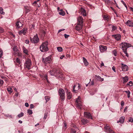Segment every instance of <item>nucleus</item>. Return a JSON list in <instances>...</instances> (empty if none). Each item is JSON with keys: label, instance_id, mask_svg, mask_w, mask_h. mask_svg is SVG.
Listing matches in <instances>:
<instances>
[{"label": "nucleus", "instance_id": "f257e3e1", "mask_svg": "<svg viewBox=\"0 0 133 133\" xmlns=\"http://www.w3.org/2000/svg\"><path fill=\"white\" fill-rule=\"evenodd\" d=\"M120 45L121 46V49L125 53V56L127 57H129V54L127 52V49L128 48L132 46L131 45L127 42H122L120 44Z\"/></svg>", "mask_w": 133, "mask_h": 133}, {"label": "nucleus", "instance_id": "f03ea898", "mask_svg": "<svg viewBox=\"0 0 133 133\" xmlns=\"http://www.w3.org/2000/svg\"><path fill=\"white\" fill-rule=\"evenodd\" d=\"M83 19L81 16L78 18V22L75 27L76 30L78 31H80L82 29L83 26Z\"/></svg>", "mask_w": 133, "mask_h": 133}, {"label": "nucleus", "instance_id": "7ed1b4c3", "mask_svg": "<svg viewBox=\"0 0 133 133\" xmlns=\"http://www.w3.org/2000/svg\"><path fill=\"white\" fill-rule=\"evenodd\" d=\"M50 75L52 76L55 75L56 77H59L61 73L59 71V69L54 68L51 71H49Z\"/></svg>", "mask_w": 133, "mask_h": 133}, {"label": "nucleus", "instance_id": "20e7f679", "mask_svg": "<svg viewBox=\"0 0 133 133\" xmlns=\"http://www.w3.org/2000/svg\"><path fill=\"white\" fill-rule=\"evenodd\" d=\"M48 42L46 41L43 42L40 46V49L42 52L46 51L48 50Z\"/></svg>", "mask_w": 133, "mask_h": 133}, {"label": "nucleus", "instance_id": "39448f33", "mask_svg": "<svg viewBox=\"0 0 133 133\" xmlns=\"http://www.w3.org/2000/svg\"><path fill=\"white\" fill-rule=\"evenodd\" d=\"M59 95L62 101H64L65 99V91L62 89H60L58 91Z\"/></svg>", "mask_w": 133, "mask_h": 133}, {"label": "nucleus", "instance_id": "423d86ee", "mask_svg": "<svg viewBox=\"0 0 133 133\" xmlns=\"http://www.w3.org/2000/svg\"><path fill=\"white\" fill-rule=\"evenodd\" d=\"M24 66L28 69H30L32 66V63L31 59H26L25 63Z\"/></svg>", "mask_w": 133, "mask_h": 133}, {"label": "nucleus", "instance_id": "0eeeda50", "mask_svg": "<svg viewBox=\"0 0 133 133\" xmlns=\"http://www.w3.org/2000/svg\"><path fill=\"white\" fill-rule=\"evenodd\" d=\"M51 58V56H50L45 58H42V60L43 62L45 64L50 63L52 61Z\"/></svg>", "mask_w": 133, "mask_h": 133}, {"label": "nucleus", "instance_id": "6e6552de", "mask_svg": "<svg viewBox=\"0 0 133 133\" xmlns=\"http://www.w3.org/2000/svg\"><path fill=\"white\" fill-rule=\"evenodd\" d=\"M30 39L32 43H38L39 40L38 37L37 35L35 36L32 38L31 37H30Z\"/></svg>", "mask_w": 133, "mask_h": 133}, {"label": "nucleus", "instance_id": "1a4fd4ad", "mask_svg": "<svg viewBox=\"0 0 133 133\" xmlns=\"http://www.w3.org/2000/svg\"><path fill=\"white\" fill-rule=\"evenodd\" d=\"M104 129L105 131L108 133H115L112 130L110 127L106 125L104 127Z\"/></svg>", "mask_w": 133, "mask_h": 133}, {"label": "nucleus", "instance_id": "9d476101", "mask_svg": "<svg viewBox=\"0 0 133 133\" xmlns=\"http://www.w3.org/2000/svg\"><path fill=\"white\" fill-rule=\"evenodd\" d=\"M121 68L122 70L123 71H126L128 70V67L126 65L124 64L123 63H121Z\"/></svg>", "mask_w": 133, "mask_h": 133}, {"label": "nucleus", "instance_id": "9b49d317", "mask_svg": "<svg viewBox=\"0 0 133 133\" xmlns=\"http://www.w3.org/2000/svg\"><path fill=\"white\" fill-rule=\"evenodd\" d=\"M99 47L100 51L102 52L105 51L107 49V46H104V45H100L99 46Z\"/></svg>", "mask_w": 133, "mask_h": 133}, {"label": "nucleus", "instance_id": "f8f14e48", "mask_svg": "<svg viewBox=\"0 0 133 133\" xmlns=\"http://www.w3.org/2000/svg\"><path fill=\"white\" fill-rule=\"evenodd\" d=\"M84 116L87 118L91 119V115L90 113L85 112L84 113Z\"/></svg>", "mask_w": 133, "mask_h": 133}, {"label": "nucleus", "instance_id": "ddd939ff", "mask_svg": "<svg viewBox=\"0 0 133 133\" xmlns=\"http://www.w3.org/2000/svg\"><path fill=\"white\" fill-rule=\"evenodd\" d=\"M27 30V28H24L22 30L19 31V34L21 35V34H23L24 35H25L26 33Z\"/></svg>", "mask_w": 133, "mask_h": 133}, {"label": "nucleus", "instance_id": "4468645a", "mask_svg": "<svg viewBox=\"0 0 133 133\" xmlns=\"http://www.w3.org/2000/svg\"><path fill=\"white\" fill-rule=\"evenodd\" d=\"M125 24L128 26H133V23L132 20H128L126 22Z\"/></svg>", "mask_w": 133, "mask_h": 133}, {"label": "nucleus", "instance_id": "2eb2a0df", "mask_svg": "<svg viewBox=\"0 0 133 133\" xmlns=\"http://www.w3.org/2000/svg\"><path fill=\"white\" fill-rule=\"evenodd\" d=\"M81 14L82 15L85 16H86V13L85 10L81 8L80 10Z\"/></svg>", "mask_w": 133, "mask_h": 133}, {"label": "nucleus", "instance_id": "dca6fc26", "mask_svg": "<svg viewBox=\"0 0 133 133\" xmlns=\"http://www.w3.org/2000/svg\"><path fill=\"white\" fill-rule=\"evenodd\" d=\"M66 92L67 94V98L69 99H71L72 97L71 94L68 90L66 89Z\"/></svg>", "mask_w": 133, "mask_h": 133}, {"label": "nucleus", "instance_id": "f3484780", "mask_svg": "<svg viewBox=\"0 0 133 133\" xmlns=\"http://www.w3.org/2000/svg\"><path fill=\"white\" fill-rule=\"evenodd\" d=\"M16 26L17 28H19L22 26V24L19 21H17L16 23Z\"/></svg>", "mask_w": 133, "mask_h": 133}, {"label": "nucleus", "instance_id": "a211bd4d", "mask_svg": "<svg viewBox=\"0 0 133 133\" xmlns=\"http://www.w3.org/2000/svg\"><path fill=\"white\" fill-rule=\"evenodd\" d=\"M112 36H114L115 39H116V40H119V39H121V35H112Z\"/></svg>", "mask_w": 133, "mask_h": 133}, {"label": "nucleus", "instance_id": "6ab92c4d", "mask_svg": "<svg viewBox=\"0 0 133 133\" xmlns=\"http://www.w3.org/2000/svg\"><path fill=\"white\" fill-rule=\"evenodd\" d=\"M81 121L83 124L84 125L89 122V121L87 119L84 118H81Z\"/></svg>", "mask_w": 133, "mask_h": 133}, {"label": "nucleus", "instance_id": "aec40b11", "mask_svg": "<svg viewBox=\"0 0 133 133\" xmlns=\"http://www.w3.org/2000/svg\"><path fill=\"white\" fill-rule=\"evenodd\" d=\"M125 119L124 117H121L119 119V121H117V123H118L119 122H120L121 123H123L124 122V120Z\"/></svg>", "mask_w": 133, "mask_h": 133}, {"label": "nucleus", "instance_id": "412c9836", "mask_svg": "<svg viewBox=\"0 0 133 133\" xmlns=\"http://www.w3.org/2000/svg\"><path fill=\"white\" fill-rule=\"evenodd\" d=\"M78 130L77 128L76 127L75 128H71V133H76V132Z\"/></svg>", "mask_w": 133, "mask_h": 133}, {"label": "nucleus", "instance_id": "4be33fe9", "mask_svg": "<svg viewBox=\"0 0 133 133\" xmlns=\"http://www.w3.org/2000/svg\"><path fill=\"white\" fill-rule=\"evenodd\" d=\"M76 105L77 106V107L78 108L81 109L82 106L83 104L82 102H79L78 103L76 104Z\"/></svg>", "mask_w": 133, "mask_h": 133}, {"label": "nucleus", "instance_id": "5701e85b", "mask_svg": "<svg viewBox=\"0 0 133 133\" xmlns=\"http://www.w3.org/2000/svg\"><path fill=\"white\" fill-rule=\"evenodd\" d=\"M83 60L84 65L86 66H87L89 64L86 59L84 57H83Z\"/></svg>", "mask_w": 133, "mask_h": 133}, {"label": "nucleus", "instance_id": "b1692460", "mask_svg": "<svg viewBox=\"0 0 133 133\" xmlns=\"http://www.w3.org/2000/svg\"><path fill=\"white\" fill-rule=\"evenodd\" d=\"M95 77L98 80L100 81H102L104 80L103 78H102L100 76H97L95 75Z\"/></svg>", "mask_w": 133, "mask_h": 133}, {"label": "nucleus", "instance_id": "393cba45", "mask_svg": "<svg viewBox=\"0 0 133 133\" xmlns=\"http://www.w3.org/2000/svg\"><path fill=\"white\" fill-rule=\"evenodd\" d=\"M13 49L15 52L16 54H17V53L19 52V50L17 49V47L16 46H14L13 48Z\"/></svg>", "mask_w": 133, "mask_h": 133}, {"label": "nucleus", "instance_id": "a878e982", "mask_svg": "<svg viewBox=\"0 0 133 133\" xmlns=\"http://www.w3.org/2000/svg\"><path fill=\"white\" fill-rule=\"evenodd\" d=\"M128 79L129 78L128 77V76H125L124 77H123V83H125V82L128 81Z\"/></svg>", "mask_w": 133, "mask_h": 133}, {"label": "nucleus", "instance_id": "bb28decb", "mask_svg": "<svg viewBox=\"0 0 133 133\" xmlns=\"http://www.w3.org/2000/svg\"><path fill=\"white\" fill-rule=\"evenodd\" d=\"M7 90L9 93L10 94L12 92V90L11 88H7Z\"/></svg>", "mask_w": 133, "mask_h": 133}, {"label": "nucleus", "instance_id": "cd10ccee", "mask_svg": "<svg viewBox=\"0 0 133 133\" xmlns=\"http://www.w3.org/2000/svg\"><path fill=\"white\" fill-rule=\"evenodd\" d=\"M23 52L26 54H28V51L26 49V48L24 47L23 48Z\"/></svg>", "mask_w": 133, "mask_h": 133}, {"label": "nucleus", "instance_id": "c85d7f7f", "mask_svg": "<svg viewBox=\"0 0 133 133\" xmlns=\"http://www.w3.org/2000/svg\"><path fill=\"white\" fill-rule=\"evenodd\" d=\"M80 97L79 96H78V98L76 99V104L78 103L79 102H81L80 100Z\"/></svg>", "mask_w": 133, "mask_h": 133}, {"label": "nucleus", "instance_id": "c756f323", "mask_svg": "<svg viewBox=\"0 0 133 133\" xmlns=\"http://www.w3.org/2000/svg\"><path fill=\"white\" fill-rule=\"evenodd\" d=\"M3 8L1 7H0V13L1 14L4 15L5 12L3 11Z\"/></svg>", "mask_w": 133, "mask_h": 133}, {"label": "nucleus", "instance_id": "7c9ffc66", "mask_svg": "<svg viewBox=\"0 0 133 133\" xmlns=\"http://www.w3.org/2000/svg\"><path fill=\"white\" fill-rule=\"evenodd\" d=\"M59 14L60 15L63 16L65 15V13L64 11L61 10L60 12H59Z\"/></svg>", "mask_w": 133, "mask_h": 133}, {"label": "nucleus", "instance_id": "2f4dec72", "mask_svg": "<svg viewBox=\"0 0 133 133\" xmlns=\"http://www.w3.org/2000/svg\"><path fill=\"white\" fill-rule=\"evenodd\" d=\"M105 3L106 4H109L110 3V1L109 0H103Z\"/></svg>", "mask_w": 133, "mask_h": 133}, {"label": "nucleus", "instance_id": "473e14b6", "mask_svg": "<svg viewBox=\"0 0 133 133\" xmlns=\"http://www.w3.org/2000/svg\"><path fill=\"white\" fill-rule=\"evenodd\" d=\"M112 53L115 56H117V50H113L112 52Z\"/></svg>", "mask_w": 133, "mask_h": 133}, {"label": "nucleus", "instance_id": "72a5a7b5", "mask_svg": "<svg viewBox=\"0 0 133 133\" xmlns=\"http://www.w3.org/2000/svg\"><path fill=\"white\" fill-rule=\"evenodd\" d=\"M57 48L58 51L59 52H61L63 50L62 48L61 47H57Z\"/></svg>", "mask_w": 133, "mask_h": 133}, {"label": "nucleus", "instance_id": "f704fd0d", "mask_svg": "<svg viewBox=\"0 0 133 133\" xmlns=\"http://www.w3.org/2000/svg\"><path fill=\"white\" fill-rule=\"evenodd\" d=\"M45 99L46 100V103H47L49 100L50 97L48 96H46L45 97Z\"/></svg>", "mask_w": 133, "mask_h": 133}, {"label": "nucleus", "instance_id": "c9c22d12", "mask_svg": "<svg viewBox=\"0 0 133 133\" xmlns=\"http://www.w3.org/2000/svg\"><path fill=\"white\" fill-rule=\"evenodd\" d=\"M103 18L107 20L108 21L109 19V18L107 15H104L103 16Z\"/></svg>", "mask_w": 133, "mask_h": 133}, {"label": "nucleus", "instance_id": "e433bc0d", "mask_svg": "<svg viewBox=\"0 0 133 133\" xmlns=\"http://www.w3.org/2000/svg\"><path fill=\"white\" fill-rule=\"evenodd\" d=\"M27 113L29 114V115L32 114V110L28 109L27 110Z\"/></svg>", "mask_w": 133, "mask_h": 133}, {"label": "nucleus", "instance_id": "4c0bfd02", "mask_svg": "<svg viewBox=\"0 0 133 133\" xmlns=\"http://www.w3.org/2000/svg\"><path fill=\"white\" fill-rule=\"evenodd\" d=\"M76 85H74L73 86V90L74 92H75V93H76L77 92L78 90L77 89H75V88L76 87Z\"/></svg>", "mask_w": 133, "mask_h": 133}, {"label": "nucleus", "instance_id": "58836bf2", "mask_svg": "<svg viewBox=\"0 0 133 133\" xmlns=\"http://www.w3.org/2000/svg\"><path fill=\"white\" fill-rule=\"evenodd\" d=\"M23 115L24 113L22 112H21L20 114H19L17 115V116L19 118H20L21 117L23 116Z\"/></svg>", "mask_w": 133, "mask_h": 133}, {"label": "nucleus", "instance_id": "ea45409f", "mask_svg": "<svg viewBox=\"0 0 133 133\" xmlns=\"http://www.w3.org/2000/svg\"><path fill=\"white\" fill-rule=\"evenodd\" d=\"M47 78V76L46 75H44V76L43 78V79L44 80H46L48 82Z\"/></svg>", "mask_w": 133, "mask_h": 133}, {"label": "nucleus", "instance_id": "a19ab883", "mask_svg": "<svg viewBox=\"0 0 133 133\" xmlns=\"http://www.w3.org/2000/svg\"><path fill=\"white\" fill-rule=\"evenodd\" d=\"M129 85L130 86H132L133 85V83L132 81H129V83H128L126 85Z\"/></svg>", "mask_w": 133, "mask_h": 133}, {"label": "nucleus", "instance_id": "79ce46f5", "mask_svg": "<svg viewBox=\"0 0 133 133\" xmlns=\"http://www.w3.org/2000/svg\"><path fill=\"white\" fill-rule=\"evenodd\" d=\"M48 112H46L44 114V116L43 118L44 119H46L48 116Z\"/></svg>", "mask_w": 133, "mask_h": 133}, {"label": "nucleus", "instance_id": "37998d69", "mask_svg": "<svg viewBox=\"0 0 133 133\" xmlns=\"http://www.w3.org/2000/svg\"><path fill=\"white\" fill-rule=\"evenodd\" d=\"M16 62L18 64H20L21 63V61L20 59H19L18 58H17L16 60Z\"/></svg>", "mask_w": 133, "mask_h": 133}, {"label": "nucleus", "instance_id": "c03bdc74", "mask_svg": "<svg viewBox=\"0 0 133 133\" xmlns=\"http://www.w3.org/2000/svg\"><path fill=\"white\" fill-rule=\"evenodd\" d=\"M128 121L129 122H133V118L132 117H130L129 118Z\"/></svg>", "mask_w": 133, "mask_h": 133}, {"label": "nucleus", "instance_id": "a18cd8bd", "mask_svg": "<svg viewBox=\"0 0 133 133\" xmlns=\"http://www.w3.org/2000/svg\"><path fill=\"white\" fill-rule=\"evenodd\" d=\"M0 53H1L0 54V58H1L3 54V52L1 49H0Z\"/></svg>", "mask_w": 133, "mask_h": 133}, {"label": "nucleus", "instance_id": "49530a36", "mask_svg": "<svg viewBox=\"0 0 133 133\" xmlns=\"http://www.w3.org/2000/svg\"><path fill=\"white\" fill-rule=\"evenodd\" d=\"M117 29V27L116 26H112V30L114 31Z\"/></svg>", "mask_w": 133, "mask_h": 133}, {"label": "nucleus", "instance_id": "de8ad7c7", "mask_svg": "<svg viewBox=\"0 0 133 133\" xmlns=\"http://www.w3.org/2000/svg\"><path fill=\"white\" fill-rule=\"evenodd\" d=\"M121 2L122 3V4H123L125 6V7L127 8V6L126 4V3H125V2H124V1H123V0H122L121 1Z\"/></svg>", "mask_w": 133, "mask_h": 133}, {"label": "nucleus", "instance_id": "09e8293b", "mask_svg": "<svg viewBox=\"0 0 133 133\" xmlns=\"http://www.w3.org/2000/svg\"><path fill=\"white\" fill-rule=\"evenodd\" d=\"M3 81L2 79H0V86L2 85L3 84Z\"/></svg>", "mask_w": 133, "mask_h": 133}, {"label": "nucleus", "instance_id": "8fccbe9b", "mask_svg": "<svg viewBox=\"0 0 133 133\" xmlns=\"http://www.w3.org/2000/svg\"><path fill=\"white\" fill-rule=\"evenodd\" d=\"M4 31V29L0 27V33H2Z\"/></svg>", "mask_w": 133, "mask_h": 133}, {"label": "nucleus", "instance_id": "3c124183", "mask_svg": "<svg viewBox=\"0 0 133 133\" xmlns=\"http://www.w3.org/2000/svg\"><path fill=\"white\" fill-rule=\"evenodd\" d=\"M130 91L128 90V97H130Z\"/></svg>", "mask_w": 133, "mask_h": 133}, {"label": "nucleus", "instance_id": "603ef678", "mask_svg": "<svg viewBox=\"0 0 133 133\" xmlns=\"http://www.w3.org/2000/svg\"><path fill=\"white\" fill-rule=\"evenodd\" d=\"M25 42L26 44H29V41L28 39H26L25 41Z\"/></svg>", "mask_w": 133, "mask_h": 133}, {"label": "nucleus", "instance_id": "864d4df0", "mask_svg": "<svg viewBox=\"0 0 133 133\" xmlns=\"http://www.w3.org/2000/svg\"><path fill=\"white\" fill-rule=\"evenodd\" d=\"M64 36L65 38H68L69 36V35H66V34H65L64 35Z\"/></svg>", "mask_w": 133, "mask_h": 133}, {"label": "nucleus", "instance_id": "5fc2aeb1", "mask_svg": "<svg viewBox=\"0 0 133 133\" xmlns=\"http://www.w3.org/2000/svg\"><path fill=\"white\" fill-rule=\"evenodd\" d=\"M121 105L122 107H123L124 105V101H122L121 102Z\"/></svg>", "mask_w": 133, "mask_h": 133}, {"label": "nucleus", "instance_id": "6e6d98bb", "mask_svg": "<svg viewBox=\"0 0 133 133\" xmlns=\"http://www.w3.org/2000/svg\"><path fill=\"white\" fill-rule=\"evenodd\" d=\"M112 69L114 72H116V68L115 66H113L112 67Z\"/></svg>", "mask_w": 133, "mask_h": 133}, {"label": "nucleus", "instance_id": "4d7b16f0", "mask_svg": "<svg viewBox=\"0 0 133 133\" xmlns=\"http://www.w3.org/2000/svg\"><path fill=\"white\" fill-rule=\"evenodd\" d=\"M64 127L65 128H67V124H66V123L65 121H64Z\"/></svg>", "mask_w": 133, "mask_h": 133}, {"label": "nucleus", "instance_id": "13d9d810", "mask_svg": "<svg viewBox=\"0 0 133 133\" xmlns=\"http://www.w3.org/2000/svg\"><path fill=\"white\" fill-rule=\"evenodd\" d=\"M25 8H26V11L27 12H29L30 11V10L29 9H28V8H28V7L27 6H25Z\"/></svg>", "mask_w": 133, "mask_h": 133}, {"label": "nucleus", "instance_id": "bf43d9fd", "mask_svg": "<svg viewBox=\"0 0 133 133\" xmlns=\"http://www.w3.org/2000/svg\"><path fill=\"white\" fill-rule=\"evenodd\" d=\"M65 30V29H60V30H58V33H59L60 32H61V31H63V30Z\"/></svg>", "mask_w": 133, "mask_h": 133}, {"label": "nucleus", "instance_id": "052dcab7", "mask_svg": "<svg viewBox=\"0 0 133 133\" xmlns=\"http://www.w3.org/2000/svg\"><path fill=\"white\" fill-rule=\"evenodd\" d=\"M25 106L27 107H28L29 106V104L27 103H25Z\"/></svg>", "mask_w": 133, "mask_h": 133}, {"label": "nucleus", "instance_id": "680f3d73", "mask_svg": "<svg viewBox=\"0 0 133 133\" xmlns=\"http://www.w3.org/2000/svg\"><path fill=\"white\" fill-rule=\"evenodd\" d=\"M18 95V92H17L15 93V96L17 97Z\"/></svg>", "mask_w": 133, "mask_h": 133}, {"label": "nucleus", "instance_id": "e2e57ef3", "mask_svg": "<svg viewBox=\"0 0 133 133\" xmlns=\"http://www.w3.org/2000/svg\"><path fill=\"white\" fill-rule=\"evenodd\" d=\"M31 26V28H33V29H34V27H35V25L34 24H31L30 26Z\"/></svg>", "mask_w": 133, "mask_h": 133}, {"label": "nucleus", "instance_id": "0e129e2a", "mask_svg": "<svg viewBox=\"0 0 133 133\" xmlns=\"http://www.w3.org/2000/svg\"><path fill=\"white\" fill-rule=\"evenodd\" d=\"M92 40H93V41L94 40L95 41H96L97 39H96V38L94 37H93V38H92Z\"/></svg>", "mask_w": 133, "mask_h": 133}, {"label": "nucleus", "instance_id": "69168bd1", "mask_svg": "<svg viewBox=\"0 0 133 133\" xmlns=\"http://www.w3.org/2000/svg\"><path fill=\"white\" fill-rule=\"evenodd\" d=\"M34 108V105L33 104H31L30 105V108L31 109H32Z\"/></svg>", "mask_w": 133, "mask_h": 133}, {"label": "nucleus", "instance_id": "338daca9", "mask_svg": "<svg viewBox=\"0 0 133 133\" xmlns=\"http://www.w3.org/2000/svg\"><path fill=\"white\" fill-rule=\"evenodd\" d=\"M110 8H111V9H112V10H113V11H114V13H115V14H116V13L115 11V10H114V9L113 8H112V7H110Z\"/></svg>", "mask_w": 133, "mask_h": 133}, {"label": "nucleus", "instance_id": "774afa93", "mask_svg": "<svg viewBox=\"0 0 133 133\" xmlns=\"http://www.w3.org/2000/svg\"><path fill=\"white\" fill-rule=\"evenodd\" d=\"M64 57V56L63 55H62L60 57V58L61 59H62Z\"/></svg>", "mask_w": 133, "mask_h": 133}]
</instances>
